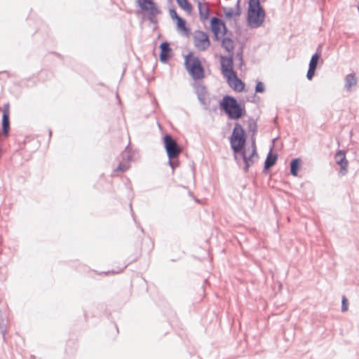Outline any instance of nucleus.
Segmentation results:
<instances>
[{
	"instance_id": "obj_38",
	"label": "nucleus",
	"mask_w": 359,
	"mask_h": 359,
	"mask_svg": "<svg viewBox=\"0 0 359 359\" xmlns=\"http://www.w3.org/2000/svg\"><path fill=\"white\" fill-rule=\"evenodd\" d=\"M142 232H144V229L142 227H140Z\"/></svg>"
},
{
	"instance_id": "obj_1",
	"label": "nucleus",
	"mask_w": 359,
	"mask_h": 359,
	"mask_svg": "<svg viewBox=\"0 0 359 359\" xmlns=\"http://www.w3.org/2000/svg\"><path fill=\"white\" fill-rule=\"evenodd\" d=\"M219 109L231 120H238L246 113L245 107L238 102L234 97L228 95L219 101Z\"/></svg>"
},
{
	"instance_id": "obj_37",
	"label": "nucleus",
	"mask_w": 359,
	"mask_h": 359,
	"mask_svg": "<svg viewBox=\"0 0 359 359\" xmlns=\"http://www.w3.org/2000/svg\"><path fill=\"white\" fill-rule=\"evenodd\" d=\"M48 132H49V138H50L51 135H52V131H51V130L49 129Z\"/></svg>"
},
{
	"instance_id": "obj_35",
	"label": "nucleus",
	"mask_w": 359,
	"mask_h": 359,
	"mask_svg": "<svg viewBox=\"0 0 359 359\" xmlns=\"http://www.w3.org/2000/svg\"><path fill=\"white\" fill-rule=\"evenodd\" d=\"M130 210H131V212H132V216L133 217L134 221L135 222V214H134V212L133 211L132 204L131 203H130Z\"/></svg>"
},
{
	"instance_id": "obj_11",
	"label": "nucleus",
	"mask_w": 359,
	"mask_h": 359,
	"mask_svg": "<svg viewBox=\"0 0 359 359\" xmlns=\"http://www.w3.org/2000/svg\"><path fill=\"white\" fill-rule=\"evenodd\" d=\"M224 23V22L217 17L213 16L210 19V30L213 34V39L216 41H220V39L222 37V35L220 34Z\"/></svg>"
},
{
	"instance_id": "obj_15",
	"label": "nucleus",
	"mask_w": 359,
	"mask_h": 359,
	"mask_svg": "<svg viewBox=\"0 0 359 359\" xmlns=\"http://www.w3.org/2000/svg\"><path fill=\"white\" fill-rule=\"evenodd\" d=\"M223 12L227 19L239 17L241 14V0H237L234 8L224 7Z\"/></svg>"
},
{
	"instance_id": "obj_26",
	"label": "nucleus",
	"mask_w": 359,
	"mask_h": 359,
	"mask_svg": "<svg viewBox=\"0 0 359 359\" xmlns=\"http://www.w3.org/2000/svg\"><path fill=\"white\" fill-rule=\"evenodd\" d=\"M248 128L250 132L252 133V135H254L256 133L257 130V125L254 119H250Z\"/></svg>"
},
{
	"instance_id": "obj_14",
	"label": "nucleus",
	"mask_w": 359,
	"mask_h": 359,
	"mask_svg": "<svg viewBox=\"0 0 359 359\" xmlns=\"http://www.w3.org/2000/svg\"><path fill=\"white\" fill-rule=\"evenodd\" d=\"M161 50L159 60L162 63H167L168 60L172 57V50L170 46V43L163 41L159 46Z\"/></svg>"
},
{
	"instance_id": "obj_4",
	"label": "nucleus",
	"mask_w": 359,
	"mask_h": 359,
	"mask_svg": "<svg viewBox=\"0 0 359 359\" xmlns=\"http://www.w3.org/2000/svg\"><path fill=\"white\" fill-rule=\"evenodd\" d=\"M231 149L234 154V158L239 163L238 154L243 150L246 144L245 131L239 123H236L229 138Z\"/></svg>"
},
{
	"instance_id": "obj_24",
	"label": "nucleus",
	"mask_w": 359,
	"mask_h": 359,
	"mask_svg": "<svg viewBox=\"0 0 359 359\" xmlns=\"http://www.w3.org/2000/svg\"><path fill=\"white\" fill-rule=\"evenodd\" d=\"M177 5L184 11L188 13H191L193 7L191 3L188 0H176Z\"/></svg>"
},
{
	"instance_id": "obj_17",
	"label": "nucleus",
	"mask_w": 359,
	"mask_h": 359,
	"mask_svg": "<svg viewBox=\"0 0 359 359\" xmlns=\"http://www.w3.org/2000/svg\"><path fill=\"white\" fill-rule=\"evenodd\" d=\"M358 79L354 73H350L345 76L344 88L347 92H350L357 86Z\"/></svg>"
},
{
	"instance_id": "obj_5",
	"label": "nucleus",
	"mask_w": 359,
	"mask_h": 359,
	"mask_svg": "<svg viewBox=\"0 0 359 359\" xmlns=\"http://www.w3.org/2000/svg\"><path fill=\"white\" fill-rule=\"evenodd\" d=\"M184 66L192 79L200 80L205 76L204 68L198 57H195L192 52L189 53L184 58Z\"/></svg>"
},
{
	"instance_id": "obj_27",
	"label": "nucleus",
	"mask_w": 359,
	"mask_h": 359,
	"mask_svg": "<svg viewBox=\"0 0 359 359\" xmlns=\"http://www.w3.org/2000/svg\"><path fill=\"white\" fill-rule=\"evenodd\" d=\"M236 59L239 61V68H241L243 65V48L241 47L236 52Z\"/></svg>"
},
{
	"instance_id": "obj_23",
	"label": "nucleus",
	"mask_w": 359,
	"mask_h": 359,
	"mask_svg": "<svg viewBox=\"0 0 359 359\" xmlns=\"http://www.w3.org/2000/svg\"><path fill=\"white\" fill-rule=\"evenodd\" d=\"M321 45L318 46L317 51L312 55L310 60L309 67L316 69L318 61L320 57V53L318 51L321 48Z\"/></svg>"
},
{
	"instance_id": "obj_19",
	"label": "nucleus",
	"mask_w": 359,
	"mask_h": 359,
	"mask_svg": "<svg viewBox=\"0 0 359 359\" xmlns=\"http://www.w3.org/2000/svg\"><path fill=\"white\" fill-rule=\"evenodd\" d=\"M175 21L176 22V27L178 31L182 32L185 36H189L190 34V28L187 26V21L184 18L180 17Z\"/></svg>"
},
{
	"instance_id": "obj_21",
	"label": "nucleus",
	"mask_w": 359,
	"mask_h": 359,
	"mask_svg": "<svg viewBox=\"0 0 359 359\" xmlns=\"http://www.w3.org/2000/svg\"><path fill=\"white\" fill-rule=\"evenodd\" d=\"M290 173L292 176H297L298 171L301 167V159L299 158H293L290 163Z\"/></svg>"
},
{
	"instance_id": "obj_3",
	"label": "nucleus",
	"mask_w": 359,
	"mask_h": 359,
	"mask_svg": "<svg viewBox=\"0 0 359 359\" xmlns=\"http://www.w3.org/2000/svg\"><path fill=\"white\" fill-rule=\"evenodd\" d=\"M163 143L168 158V165L172 170L179 166L178 158L182 152V149L177 142L170 134H165L163 137Z\"/></svg>"
},
{
	"instance_id": "obj_30",
	"label": "nucleus",
	"mask_w": 359,
	"mask_h": 359,
	"mask_svg": "<svg viewBox=\"0 0 359 359\" xmlns=\"http://www.w3.org/2000/svg\"><path fill=\"white\" fill-rule=\"evenodd\" d=\"M316 69L309 67V69H308V71L306 73V78L308 80L311 81L313 78L315 73H316Z\"/></svg>"
},
{
	"instance_id": "obj_18",
	"label": "nucleus",
	"mask_w": 359,
	"mask_h": 359,
	"mask_svg": "<svg viewBox=\"0 0 359 359\" xmlns=\"http://www.w3.org/2000/svg\"><path fill=\"white\" fill-rule=\"evenodd\" d=\"M221 46L230 54L233 55L234 50V43L231 36H226L224 37H221Z\"/></svg>"
},
{
	"instance_id": "obj_39",
	"label": "nucleus",
	"mask_w": 359,
	"mask_h": 359,
	"mask_svg": "<svg viewBox=\"0 0 359 359\" xmlns=\"http://www.w3.org/2000/svg\"><path fill=\"white\" fill-rule=\"evenodd\" d=\"M106 274L110 273V271L104 272Z\"/></svg>"
},
{
	"instance_id": "obj_10",
	"label": "nucleus",
	"mask_w": 359,
	"mask_h": 359,
	"mask_svg": "<svg viewBox=\"0 0 359 359\" xmlns=\"http://www.w3.org/2000/svg\"><path fill=\"white\" fill-rule=\"evenodd\" d=\"M194 87L195 90V93L197 95V98L200 104L203 106L204 109H209L210 102H208L206 100V96L208 95L206 87L203 84L200 83H195Z\"/></svg>"
},
{
	"instance_id": "obj_33",
	"label": "nucleus",
	"mask_w": 359,
	"mask_h": 359,
	"mask_svg": "<svg viewBox=\"0 0 359 359\" xmlns=\"http://www.w3.org/2000/svg\"><path fill=\"white\" fill-rule=\"evenodd\" d=\"M9 102H6L4 104L3 115L9 116Z\"/></svg>"
},
{
	"instance_id": "obj_34",
	"label": "nucleus",
	"mask_w": 359,
	"mask_h": 359,
	"mask_svg": "<svg viewBox=\"0 0 359 359\" xmlns=\"http://www.w3.org/2000/svg\"><path fill=\"white\" fill-rule=\"evenodd\" d=\"M122 156L123 159L127 158L128 161L131 159V156L126 152H123Z\"/></svg>"
},
{
	"instance_id": "obj_22",
	"label": "nucleus",
	"mask_w": 359,
	"mask_h": 359,
	"mask_svg": "<svg viewBox=\"0 0 359 359\" xmlns=\"http://www.w3.org/2000/svg\"><path fill=\"white\" fill-rule=\"evenodd\" d=\"M1 126L3 135L7 137L10 133V118L9 116L2 115Z\"/></svg>"
},
{
	"instance_id": "obj_16",
	"label": "nucleus",
	"mask_w": 359,
	"mask_h": 359,
	"mask_svg": "<svg viewBox=\"0 0 359 359\" xmlns=\"http://www.w3.org/2000/svg\"><path fill=\"white\" fill-rule=\"evenodd\" d=\"M198 14L200 20L204 22L210 18V10L208 4L206 2H198Z\"/></svg>"
},
{
	"instance_id": "obj_7",
	"label": "nucleus",
	"mask_w": 359,
	"mask_h": 359,
	"mask_svg": "<svg viewBox=\"0 0 359 359\" xmlns=\"http://www.w3.org/2000/svg\"><path fill=\"white\" fill-rule=\"evenodd\" d=\"M252 152L249 156L247 155L245 148L243 149V150H241L238 154V155L239 154L243 161V163H244L243 170L245 172H248L249 168L255 163V159L258 158L257 147H256L255 140H252Z\"/></svg>"
},
{
	"instance_id": "obj_8",
	"label": "nucleus",
	"mask_w": 359,
	"mask_h": 359,
	"mask_svg": "<svg viewBox=\"0 0 359 359\" xmlns=\"http://www.w3.org/2000/svg\"><path fill=\"white\" fill-rule=\"evenodd\" d=\"M194 43L195 47L201 51L205 50L210 45L208 34L206 32L200 30L195 32Z\"/></svg>"
},
{
	"instance_id": "obj_25",
	"label": "nucleus",
	"mask_w": 359,
	"mask_h": 359,
	"mask_svg": "<svg viewBox=\"0 0 359 359\" xmlns=\"http://www.w3.org/2000/svg\"><path fill=\"white\" fill-rule=\"evenodd\" d=\"M130 167L129 163L125 162V163H120L116 167V169H114L112 175H115V173L116 172H125Z\"/></svg>"
},
{
	"instance_id": "obj_40",
	"label": "nucleus",
	"mask_w": 359,
	"mask_h": 359,
	"mask_svg": "<svg viewBox=\"0 0 359 359\" xmlns=\"http://www.w3.org/2000/svg\"><path fill=\"white\" fill-rule=\"evenodd\" d=\"M128 189H129L130 191H131V190H132V189H131V187H128Z\"/></svg>"
},
{
	"instance_id": "obj_9",
	"label": "nucleus",
	"mask_w": 359,
	"mask_h": 359,
	"mask_svg": "<svg viewBox=\"0 0 359 359\" xmlns=\"http://www.w3.org/2000/svg\"><path fill=\"white\" fill-rule=\"evenodd\" d=\"M220 65L222 73L224 77L236 73L233 70V55H221Z\"/></svg>"
},
{
	"instance_id": "obj_31",
	"label": "nucleus",
	"mask_w": 359,
	"mask_h": 359,
	"mask_svg": "<svg viewBox=\"0 0 359 359\" xmlns=\"http://www.w3.org/2000/svg\"><path fill=\"white\" fill-rule=\"evenodd\" d=\"M169 13H170V18L173 20H177L178 18H180V16L177 14L176 10L175 8H171L169 9Z\"/></svg>"
},
{
	"instance_id": "obj_6",
	"label": "nucleus",
	"mask_w": 359,
	"mask_h": 359,
	"mask_svg": "<svg viewBox=\"0 0 359 359\" xmlns=\"http://www.w3.org/2000/svg\"><path fill=\"white\" fill-rule=\"evenodd\" d=\"M140 9L148 14L147 18L151 23H156V15L161 13L154 0H137Z\"/></svg>"
},
{
	"instance_id": "obj_20",
	"label": "nucleus",
	"mask_w": 359,
	"mask_h": 359,
	"mask_svg": "<svg viewBox=\"0 0 359 359\" xmlns=\"http://www.w3.org/2000/svg\"><path fill=\"white\" fill-rule=\"evenodd\" d=\"M273 149V146L271 147L270 151L268 154L266 160L264 161V168L265 170H268L276 165L278 160V154H272L271 151Z\"/></svg>"
},
{
	"instance_id": "obj_12",
	"label": "nucleus",
	"mask_w": 359,
	"mask_h": 359,
	"mask_svg": "<svg viewBox=\"0 0 359 359\" xmlns=\"http://www.w3.org/2000/svg\"><path fill=\"white\" fill-rule=\"evenodd\" d=\"M336 163L340 166V173L345 175L348 172V162L346 158L345 151L338 150L334 156Z\"/></svg>"
},
{
	"instance_id": "obj_32",
	"label": "nucleus",
	"mask_w": 359,
	"mask_h": 359,
	"mask_svg": "<svg viewBox=\"0 0 359 359\" xmlns=\"http://www.w3.org/2000/svg\"><path fill=\"white\" fill-rule=\"evenodd\" d=\"M348 310L347 299L345 297H343L341 302V311L344 312Z\"/></svg>"
},
{
	"instance_id": "obj_29",
	"label": "nucleus",
	"mask_w": 359,
	"mask_h": 359,
	"mask_svg": "<svg viewBox=\"0 0 359 359\" xmlns=\"http://www.w3.org/2000/svg\"><path fill=\"white\" fill-rule=\"evenodd\" d=\"M220 34L222 35V37H224L226 36H232V35H233L231 32H229L228 28H227L225 22L224 23V25H223V27L222 29Z\"/></svg>"
},
{
	"instance_id": "obj_36",
	"label": "nucleus",
	"mask_w": 359,
	"mask_h": 359,
	"mask_svg": "<svg viewBox=\"0 0 359 359\" xmlns=\"http://www.w3.org/2000/svg\"><path fill=\"white\" fill-rule=\"evenodd\" d=\"M127 265H125L121 269H120L119 271H112L111 273H119L121 271H122L125 268H126Z\"/></svg>"
},
{
	"instance_id": "obj_28",
	"label": "nucleus",
	"mask_w": 359,
	"mask_h": 359,
	"mask_svg": "<svg viewBox=\"0 0 359 359\" xmlns=\"http://www.w3.org/2000/svg\"><path fill=\"white\" fill-rule=\"evenodd\" d=\"M255 91L256 93H263L265 91V86L262 81H257Z\"/></svg>"
},
{
	"instance_id": "obj_13",
	"label": "nucleus",
	"mask_w": 359,
	"mask_h": 359,
	"mask_svg": "<svg viewBox=\"0 0 359 359\" xmlns=\"http://www.w3.org/2000/svg\"><path fill=\"white\" fill-rule=\"evenodd\" d=\"M229 86L235 91L242 92L245 88L244 82L238 77L236 73L225 77Z\"/></svg>"
},
{
	"instance_id": "obj_2",
	"label": "nucleus",
	"mask_w": 359,
	"mask_h": 359,
	"mask_svg": "<svg viewBox=\"0 0 359 359\" xmlns=\"http://www.w3.org/2000/svg\"><path fill=\"white\" fill-rule=\"evenodd\" d=\"M265 17V11L261 6L260 1L249 0L247 17L248 26L252 29L261 27Z\"/></svg>"
}]
</instances>
